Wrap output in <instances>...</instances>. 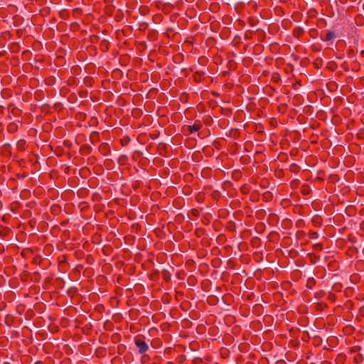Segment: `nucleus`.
<instances>
[{
    "label": "nucleus",
    "mask_w": 364,
    "mask_h": 364,
    "mask_svg": "<svg viewBox=\"0 0 364 364\" xmlns=\"http://www.w3.org/2000/svg\"><path fill=\"white\" fill-rule=\"evenodd\" d=\"M309 33L312 38H316L318 35V31L316 28H311L309 31Z\"/></svg>",
    "instance_id": "14"
},
{
    "label": "nucleus",
    "mask_w": 364,
    "mask_h": 364,
    "mask_svg": "<svg viewBox=\"0 0 364 364\" xmlns=\"http://www.w3.org/2000/svg\"><path fill=\"white\" fill-rule=\"evenodd\" d=\"M119 339H120V335L118 333H115V334L112 335V341L114 343L119 341Z\"/></svg>",
    "instance_id": "22"
},
{
    "label": "nucleus",
    "mask_w": 364,
    "mask_h": 364,
    "mask_svg": "<svg viewBox=\"0 0 364 364\" xmlns=\"http://www.w3.org/2000/svg\"><path fill=\"white\" fill-rule=\"evenodd\" d=\"M191 215L194 217H198L200 215V211L199 210L196 208H193L191 210Z\"/></svg>",
    "instance_id": "23"
},
{
    "label": "nucleus",
    "mask_w": 364,
    "mask_h": 364,
    "mask_svg": "<svg viewBox=\"0 0 364 364\" xmlns=\"http://www.w3.org/2000/svg\"><path fill=\"white\" fill-rule=\"evenodd\" d=\"M99 151L102 155H107L110 151V147L107 143H102L99 146Z\"/></svg>",
    "instance_id": "5"
},
{
    "label": "nucleus",
    "mask_w": 364,
    "mask_h": 364,
    "mask_svg": "<svg viewBox=\"0 0 364 364\" xmlns=\"http://www.w3.org/2000/svg\"><path fill=\"white\" fill-rule=\"evenodd\" d=\"M9 130L11 132L16 130V126L14 124H11L9 126Z\"/></svg>",
    "instance_id": "24"
},
{
    "label": "nucleus",
    "mask_w": 364,
    "mask_h": 364,
    "mask_svg": "<svg viewBox=\"0 0 364 364\" xmlns=\"http://www.w3.org/2000/svg\"><path fill=\"white\" fill-rule=\"evenodd\" d=\"M336 37V33L333 31H328L324 38H321L323 41H331Z\"/></svg>",
    "instance_id": "6"
},
{
    "label": "nucleus",
    "mask_w": 364,
    "mask_h": 364,
    "mask_svg": "<svg viewBox=\"0 0 364 364\" xmlns=\"http://www.w3.org/2000/svg\"><path fill=\"white\" fill-rule=\"evenodd\" d=\"M125 348H126V347H125L124 345H123V344L119 345L117 346V353H118V354L119 355H122L124 353Z\"/></svg>",
    "instance_id": "19"
},
{
    "label": "nucleus",
    "mask_w": 364,
    "mask_h": 364,
    "mask_svg": "<svg viewBox=\"0 0 364 364\" xmlns=\"http://www.w3.org/2000/svg\"><path fill=\"white\" fill-rule=\"evenodd\" d=\"M313 250L315 251L320 252L323 250V245L321 243L314 244L313 245Z\"/></svg>",
    "instance_id": "18"
},
{
    "label": "nucleus",
    "mask_w": 364,
    "mask_h": 364,
    "mask_svg": "<svg viewBox=\"0 0 364 364\" xmlns=\"http://www.w3.org/2000/svg\"><path fill=\"white\" fill-rule=\"evenodd\" d=\"M318 218H314V221L316 222V220H317Z\"/></svg>",
    "instance_id": "35"
},
{
    "label": "nucleus",
    "mask_w": 364,
    "mask_h": 364,
    "mask_svg": "<svg viewBox=\"0 0 364 364\" xmlns=\"http://www.w3.org/2000/svg\"><path fill=\"white\" fill-rule=\"evenodd\" d=\"M263 227H264V225L262 223H260V224L257 225L256 228L257 229H262Z\"/></svg>",
    "instance_id": "27"
},
{
    "label": "nucleus",
    "mask_w": 364,
    "mask_h": 364,
    "mask_svg": "<svg viewBox=\"0 0 364 364\" xmlns=\"http://www.w3.org/2000/svg\"><path fill=\"white\" fill-rule=\"evenodd\" d=\"M302 192H303V194H304V195H306V194H307V193H308L306 192V190H304V191H303Z\"/></svg>",
    "instance_id": "30"
},
{
    "label": "nucleus",
    "mask_w": 364,
    "mask_h": 364,
    "mask_svg": "<svg viewBox=\"0 0 364 364\" xmlns=\"http://www.w3.org/2000/svg\"><path fill=\"white\" fill-rule=\"evenodd\" d=\"M273 195L270 191H266L262 195V199L264 201H270L272 200Z\"/></svg>",
    "instance_id": "10"
},
{
    "label": "nucleus",
    "mask_w": 364,
    "mask_h": 364,
    "mask_svg": "<svg viewBox=\"0 0 364 364\" xmlns=\"http://www.w3.org/2000/svg\"><path fill=\"white\" fill-rule=\"evenodd\" d=\"M139 27V30L144 31L149 27V23L146 22H141Z\"/></svg>",
    "instance_id": "17"
},
{
    "label": "nucleus",
    "mask_w": 364,
    "mask_h": 364,
    "mask_svg": "<svg viewBox=\"0 0 364 364\" xmlns=\"http://www.w3.org/2000/svg\"><path fill=\"white\" fill-rule=\"evenodd\" d=\"M200 197H201V196H200V195H198V196L196 197V199H197V200H198V202L200 201V200H201V198H200Z\"/></svg>",
    "instance_id": "29"
},
{
    "label": "nucleus",
    "mask_w": 364,
    "mask_h": 364,
    "mask_svg": "<svg viewBox=\"0 0 364 364\" xmlns=\"http://www.w3.org/2000/svg\"><path fill=\"white\" fill-rule=\"evenodd\" d=\"M308 235L311 239H315L318 237V232L314 231H310Z\"/></svg>",
    "instance_id": "21"
},
{
    "label": "nucleus",
    "mask_w": 364,
    "mask_h": 364,
    "mask_svg": "<svg viewBox=\"0 0 364 364\" xmlns=\"http://www.w3.org/2000/svg\"><path fill=\"white\" fill-rule=\"evenodd\" d=\"M304 31V28L301 26H296L293 30V36L294 37L299 39V38L303 35Z\"/></svg>",
    "instance_id": "7"
},
{
    "label": "nucleus",
    "mask_w": 364,
    "mask_h": 364,
    "mask_svg": "<svg viewBox=\"0 0 364 364\" xmlns=\"http://www.w3.org/2000/svg\"><path fill=\"white\" fill-rule=\"evenodd\" d=\"M361 54L364 55V50L361 51Z\"/></svg>",
    "instance_id": "34"
},
{
    "label": "nucleus",
    "mask_w": 364,
    "mask_h": 364,
    "mask_svg": "<svg viewBox=\"0 0 364 364\" xmlns=\"http://www.w3.org/2000/svg\"><path fill=\"white\" fill-rule=\"evenodd\" d=\"M92 148L89 144H82L80 148L81 155H88L92 152Z\"/></svg>",
    "instance_id": "3"
},
{
    "label": "nucleus",
    "mask_w": 364,
    "mask_h": 364,
    "mask_svg": "<svg viewBox=\"0 0 364 364\" xmlns=\"http://www.w3.org/2000/svg\"><path fill=\"white\" fill-rule=\"evenodd\" d=\"M309 257H310L311 259H312V257H314V258H315V257H316V255H315L314 254L310 253V254H309Z\"/></svg>",
    "instance_id": "28"
},
{
    "label": "nucleus",
    "mask_w": 364,
    "mask_h": 364,
    "mask_svg": "<svg viewBox=\"0 0 364 364\" xmlns=\"http://www.w3.org/2000/svg\"><path fill=\"white\" fill-rule=\"evenodd\" d=\"M355 22L357 26H362L364 24V17L361 14H358L355 17Z\"/></svg>",
    "instance_id": "9"
},
{
    "label": "nucleus",
    "mask_w": 364,
    "mask_h": 364,
    "mask_svg": "<svg viewBox=\"0 0 364 364\" xmlns=\"http://www.w3.org/2000/svg\"><path fill=\"white\" fill-rule=\"evenodd\" d=\"M130 141V138L129 136H124L122 139H121V144L123 146H127L129 142Z\"/></svg>",
    "instance_id": "16"
},
{
    "label": "nucleus",
    "mask_w": 364,
    "mask_h": 364,
    "mask_svg": "<svg viewBox=\"0 0 364 364\" xmlns=\"http://www.w3.org/2000/svg\"><path fill=\"white\" fill-rule=\"evenodd\" d=\"M139 11L141 14L146 15V11H147V8H146V7L140 8Z\"/></svg>",
    "instance_id": "25"
},
{
    "label": "nucleus",
    "mask_w": 364,
    "mask_h": 364,
    "mask_svg": "<svg viewBox=\"0 0 364 364\" xmlns=\"http://www.w3.org/2000/svg\"><path fill=\"white\" fill-rule=\"evenodd\" d=\"M26 141L24 139H20L16 143V147L18 151H24L26 149Z\"/></svg>",
    "instance_id": "8"
},
{
    "label": "nucleus",
    "mask_w": 364,
    "mask_h": 364,
    "mask_svg": "<svg viewBox=\"0 0 364 364\" xmlns=\"http://www.w3.org/2000/svg\"><path fill=\"white\" fill-rule=\"evenodd\" d=\"M162 278L165 281L168 282L171 279V274L167 270H163L162 271Z\"/></svg>",
    "instance_id": "15"
},
{
    "label": "nucleus",
    "mask_w": 364,
    "mask_h": 364,
    "mask_svg": "<svg viewBox=\"0 0 364 364\" xmlns=\"http://www.w3.org/2000/svg\"><path fill=\"white\" fill-rule=\"evenodd\" d=\"M302 192H303V194H304V195H306V194H307V193H308L306 192V190H304V191H303Z\"/></svg>",
    "instance_id": "31"
},
{
    "label": "nucleus",
    "mask_w": 364,
    "mask_h": 364,
    "mask_svg": "<svg viewBox=\"0 0 364 364\" xmlns=\"http://www.w3.org/2000/svg\"><path fill=\"white\" fill-rule=\"evenodd\" d=\"M361 350V347L359 346H355L353 347H351L350 348V353H358L359 352L360 350Z\"/></svg>",
    "instance_id": "20"
},
{
    "label": "nucleus",
    "mask_w": 364,
    "mask_h": 364,
    "mask_svg": "<svg viewBox=\"0 0 364 364\" xmlns=\"http://www.w3.org/2000/svg\"><path fill=\"white\" fill-rule=\"evenodd\" d=\"M240 191L242 193L247 195L250 192V186L249 184H244L241 186Z\"/></svg>",
    "instance_id": "11"
},
{
    "label": "nucleus",
    "mask_w": 364,
    "mask_h": 364,
    "mask_svg": "<svg viewBox=\"0 0 364 364\" xmlns=\"http://www.w3.org/2000/svg\"><path fill=\"white\" fill-rule=\"evenodd\" d=\"M166 364H175V363L173 362H168Z\"/></svg>",
    "instance_id": "32"
},
{
    "label": "nucleus",
    "mask_w": 364,
    "mask_h": 364,
    "mask_svg": "<svg viewBox=\"0 0 364 364\" xmlns=\"http://www.w3.org/2000/svg\"><path fill=\"white\" fill-rule=\"evenodd\" d=\"M134 344L138 348V353L142 355V358L145 357V353L149 350V346L146 341L144 336L141 334L136 335L134 338Z\"/></svg>",
    "instance_id": "1"
},
{
    "label": "nucleus",
    "mask_w": 364,
    "mask_h": 364,
    "mask_svg": "<svg viewBox=\"0 0 364 364\" xmlns=\"http://www.w3.org/2000/svg\"><path fill=\"white\" fill-rule=\"evenodd\" d=\"M232 177L239 178L240 177V172L235 171Z\"/></svg>",
    "instance_id": "26"
},
{
    "label": "nucleus",
    "mask_w": 364,
    "mask_h": 364,
    "mask_svg": "<svg viewBox=\"0 0 364 364\" xmlns=\"http://www.w3.org/2000/svg\"><path fill=\"white\" fill-rule=\"evenodd\" d=\"M94 134H95V132H92V134H91V136H92V135H94Z\"/></svg>",
    "instance_id": "33"
},
{
    "label": "nucleus",
    "mask_w": 364,
    "mask_h": 364,
    "mask_svg": "<svg viewBox=\"0 0 364 364\" xmlns=\"http://www.w3.org/2000/svg\"><path fill=\"white\" fill-rule=\"evenodd\" d=\"M202 127V124L199 120H196L193 125H187L186 128L189 134L199 131Z\"/></svg>",
    "instance_id": "2"
},
{
    "label": "nucleus",
    "mask_w": 364,
    "mask_h": 364,
    "mask_svg": "<svg viewBox=\"0 0 364 364\" xmlns=\"http://www.w3.org/2000/svg\"><path fill=\"white\" fill-rule=\"evenodd\" d=\"M353 360L355 363L359 364L363 361V356L361 353H358L355 355Z\"/></svg>",
    "instance_id": "12"
},
{
    "label": "nucleus",
    "mask_w": 364,
    "mask_h": 364,
    "mask_svg": "<svg viewBox=\"0 0 364 364\" xmlns=\"http://www.w3.org/2000/svg\"><path fill=\"white\" fill-rule=\"evenodd\" d=\"M300 167L296 164H292L289 166V171L292 173H298Z\"/></svg>",
    "instance_id": "13"
},
{
    "label": "nucleus",
    "mask_w": 364,
    "mask_h": 364,
    "mask_svg": "<svg viewBox=\"0 0 364 364\" xmlns=\"http://www.w3.org/2000/svg\"><path fill=\"white\" fill-rule=\"evenodd\" d=\"M205 73L203 71H196L193 74V80L196 82H201L204 79Z\"/></svg>",
    "instance_id": "4"
}]
</instances>
